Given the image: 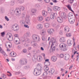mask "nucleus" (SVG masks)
Listing matches in <instances>:
<instances>
[{
	"instance_id": "56",
	"label": "nucleus",
	"mask_w": 79,
	"mask_h": 79,
	"mask_svg": "<svg viewBox=\"0 0 79 79\" xmlns=\"http://www.w3.org/2000/svg\"><path fill=\"white\" fill-rule=\"evenodd\" d=\"M53 3H57V2H58L56 0H54L53 1Z\"/></svg>"
},
{
	"instance_id": "6",
	"label": "nucleus",
	"mask_w": 79,
	"mask_h": 79,
	"mask_svg": "<svg viewBox=\"0 0 79 79\" xmlns=\"http://www.w3.org/2000/svg\"><path fill=\"white\" fill-rule=\"evenodd\" d=\"M68 20L69 22L71 24H74V22H75V19L74 18H69Z\"/></svg>"
},
{
	"instance_id": "58",
	"label": "nucleus",
	"mask_w": 79,
	"mask_h": 79,
	"mask_svg": "<svg viewBox=\"0 0 79 79\" xmlns=\"http://www.w3.org/2000/svg\"><path fill=\"white\" fill-rule=\"evenodd\" d=\"M41 50H42V51H44V48H43L42 47H41Z\"/></svg>"
},
{
	"instance_id": "38",
	"label": "nucleus",
	"mask_w": 79,
	"mask_h": 79,
	"mask_svg": "<svg viewBox=\"0 0 79 79\" xmlns=\"http://www.w3.org/2000/svg\"><path fill=\"white\" fill-rule=\"evenodd\" d=\"M50 20V18L49 17H47L46 18L45 21H49Z\"/></svg>"
},
{
	"instance_id": "22",
	"label": "nucleus",
	"mask_w": 79,
	"mask_h": 79,
	"mask_svg": "<svg viewBox=\"0 0 79 79\" xmlns=\"http://www.w3.org/2000/svg\"><path fill=\"white\" fill-rule=\"evenodd\" d=\"M48 74V73L46 71L44 72L43 74V76H44L45 77L44 78V79H46L47 77V76Z\"/></svg>"
},
{
	"instance_id": "52",
	"label": "nucleus",
	"mask_w": 79,
	"mask_h": 79,
	"mask_svg": "<svg viewBox=\"0 0 79 79\" xmlns=\"http://www.w3.org/2000/svg\"><path fill=\"white\" fill-rule=\"evenodd\" d=\"M2 77L4 78V79H5V78H6V76L5 74H3L2 75Z\"/></svg>"
},
{
	"instance_id": "12",
	"label": "nucleus",
	"mask_w": 79,
	"mask_h": 79,
	"mask_svg": "<svg viewBox=\"0 0 79 79\" xmlns=\"http://www.w3.org/2000/svg\"><path fill=\"white\" fill-rule=\"evenodd\" d=\"M53 40H54V38H53V37L51 38V42H52V44L51 46V48H52L53 46L54 45L53 43H55V40H54V42L53 41Z\"/></svg>"
},
{
	"instance_id": "32",
	"label": "nucleus",
	"mask_w": 79,
	"mask_h": 79,
	"mask_svg": "<svg viewBox=\"0 0 79 79\" xmlns=\"http://www.w3.org/2000/svg\"><path fill=\"white\" fill-rule=\"evenodd\" d=\"M19 9L20 11H23L24 10V7L23 6H20L19 7Z\"/></svg>"
},
{
	"instance_id": "19",
	"label": "nucleus",
	"mask_w": 79,
	"mask_h": 79,
	"mask_svg": "<svg viewBox=\"0 0 79 79\" xmlns=\"http://www.w3.org/2000/svg\"><path fill=\"white\" fill-rule=\"evenodd\" d=\"M57 59V57L55 56H53L52 57L51 60L53 61H56Z\"/></svg>"
},
{
	"instance_id": "10",
	"label": "nucleus",
	"mask_w": 79,
	"mask_h": 79,
	"mask_svg": "<svg viewBox=\"0 0 79 79\" xmlns=\"http://www.w3.org/2000/svg\"><path fill=\"white\" fill-rule=\"evenodd\" d=\"M0 52L1 53L3 54L5 56H7V55L6 54V53L3 50H2V48L1 47H0Z\"/></svg>"
},
{
	"instance_id": "49",
	"label": "nucleus",
	"mask_w": 79,
	"mask_h": 79,
	"mask_svg": "<svg viewBox=\"0 0 79 79\" xmlns=\"http://www.w3.org/2000/svg\"><path fill=\"white\" fill-rule=\"evenodd\" d=\"M5 19H6V21H9V19L8 18L7 16H5Z\"/></svg>"
},
{
	"instance_id": "45",
	"label": "nucleus",
	"mask_w": 79,
	"mask_h": 79,
	"mask_svg": "<svg viewBox=\"0 0 79 79\" xmlns=\"http://www.w3.org/2000/svg\"><path fill=\"white\" fill-rule=\"evenodd\" d=\"M32 60H33V61L35 63H36V59H35L34 58H33L32 59Z\"/></svg>"
},
{
	"instance_id": "39",
	"label": "nucleus",
	"mask_w": 79,
	"mask_h": 79,
	"mask_svg": "<svg viewBox=\"0 0 79 79\" xmlns=\"http://www.w3.org/2000/svg\"><path fill=\"white\" fill-rule=\"evenodd\" d=\"M72 52L73 53H74V55H75L77 52V51H75L74 49L72 50Z\"/></svg>"
},
{
	"instance_id": "4",
	"label": "nucleus",
	"mask_w": 79,
	"mask_h": 79,
	"mask_svg": "<svg viewBox=\"0 0 79 79\" xmlns=\"http://www.w3.org/2000/svg\"><path fill=\"white\" fill-rule=\"evenodd\" d=\"M18 27V25L17 24H14L13 25L11 29L14 31H18L19 30V29L16 28Z\"/></svg>"
},
{
	"instance_id": "64",
	"label": "nucleus",
	"mask_w": 79,
	"mask_h": 79,
	"mask_svg": "<svg viewBox=\"0 0 79 79\" xmlns=\"http://www.w3.org/2000/svg\"><path fill=\"white\" fill-rule=\"evenodd\" d=\"M75 45H76V42H73V47H74V46H75Z\"/></svg>"
},
{
	"instance_id": "16",
	"label": "nucleus",
	"mask_w": 79,
	"mask_h": 79,
	"mask_svg": "<svg viewBox=\"0 0 79 79\" xmlns=\"http://www.w3.org/2000/svg\"><path fill=\"white\" fill-rule=\"evenodd\" d=\"M53 10L55 11H60V8L58 6H55L53 7Z\"/></svg>"
},
{
	"instance_id": "25",
	"label": "nucleus",
	"mask_w": 79,
	"mask_h": 79,
	"mask_svg": "<svg viewBox=\"0 0 79 79\" xmlns=\"http://www.w3.org/2000/svg\"><path fill=\"white\" fill-rule=\"evenodd\" d=\"M60 42H65V38L63 37H61L60 39Z\"/></svg>"
},
{
	"instance_id": "21",
	"label": "nucleus",
	"mask_w": 79,
	"mask_h": 79,
	"mask_svg": "<svg viewBox=\"0 0 79 79\" xmlns=\"http://www.w3.org/2000/svg\"><path fill=\"white\" fill-rule=\"evenodd\" d=\"M37 60L39 61H41L42 60V57L41 56H39L37 57Z\"/></svg>"
},
{
	"instance_id": "11",
	"label": "nucleus",
	"mask_w": 79,
	"mask_h": 79,
	"mask_svg": "<svg viewBox=\"0 0 79 79\" xmlns=\"http://www.w3.org/2000/svg\"><path fill=\"white\" fill-rule=\"evenodd\" d=\"M69 55L68 54H66L64 55V58L65 60H68L69 59Z\"/></svg>"
},
{
	"instance_id": "42",
	"label": "nucleus",
	"mask_w": 79,
	"mask_h": 79,
	"mask_svg": "<svg viewBox=\"0 0 79 79\" xmlns=\"http://www.w3.org/2000/svg\"><path fill=\"white\" fill-rule=\"evenodd\" d=\"M19 39V40L18 41V42L17 43V45H19V44H21V40H20V39L19 38H18Z\"/></svg>"
},
{
	"instance_id": "7",
	"label": "nucleus",
	"mask_w": 79,
	"mask_h": 79,
	"mask_svg": "<svg viewBox=\"0 0 79 79\" xmlns=\"http://www.w3.org/2000/svg\"><path fill=\"white\" fill-rule=\"evenodd\" d=\"M10 56L12 58L16 57V53L14 52H11L10 53Z\"/></svg>"
},
{
	"instance_id": "29",
	"label": "nucleus",
	"mask_w": 79,
	"mask_h": 79,
	"mask_svg": "<svg viewBox=\"0 0 79 79\" xmlns=\"http://www.w3.org/2000/svg\"><path fill=\"white\" fill-rule=\"evenodd\" d=\"M68 16H69L68 19H69V18H71V17H73V14L71 12H70L68 14Z\"/></svg>"
},
{
	"instance_id": "35",
	"label": "nucleus",
	"mask_w": 79,
	"mask_h": 79,
	"mask_svg": "<svg viewBox=\"0 0 79 79\" xmlns=\"http://www.w3.org/2000/svg\"><path fill=\"white\" fill-rule=\"evenodd\" d=\"M48 13H52V9L48 8Z\"/></svg>"
},
{
	"instance_id": "15",
	"label": "nucleus",
	"mask_w": 79,
	"mask_h": 79,
	"mask_svg": "<svg viewBox=\"0 0 79 79\" xmlns=\"http://www.w3.org/2000/svg\"><path fill=\"white\" fill-rule=\"evenodd\" d=\"M67 43L68 46H71L72 44H73V42L70 40H68L67 41Z\"/></svg>"
},
{
	"instance_id": "28",
	"label": "nucleus",
	"mask_w": 79,
	"mask_h": 79,
	"mask_svg": "<svg viewBox=\"0 0 79 79\" xmlns=\"http://www.w3.org/2000/svg\"><path fill=\"white\" fill-rule=\"evenodd\" d=\"M37 19L39 21H42L43 19V17L41 16L38 17Z\"/></svg>"
},
{
	"instance_id": "37",
	"label": "nucleus",
	"mask_w": 79,
	"mask_h": 79,
	"mask_svg": "<svg viewBox=\"0 0 79 79\" xmlns=\"http://www.w3.org/2000/svg\"><path fill=\"white\" fill-rule=\"evenodd\" d=\"M66 36L67 37H71V33H66Z\"/></svg>"
},
{
	"instance_id": "30",
	"label": "nucleus",
	"mask_w": 79,
	"mask_h": 79,
	"mask_svg": "<svg viewBox=\"0 0 79 79\" xmlns=\"http://www.w3.org/2000/svg\"><path fill=\"white\" fill-rule=\"evenodd\" d=\"M67 8H68V9H69V10H70V11H71L72 12H73V13H74V11L72 10V9H71V6H70V5H68L67 6Z\"/></svg>"
},
{
	"instance_id": "31",
	"label": "nucleus",
	"mask_w": 79,
	"mask_h": 79,
	"mask_svg": "<svg viewBox=\"0 0 79 79\" xmlns=\"http://www.w3.org/2000/svg\"><path fill=\"white\" fill-rule=\"evenodd\" d=\"M44 27H48L49 26H50V24H49L48 23H45L44 24Z\"/></svg>"
},
{
	"instance_id": "14",
	"label": "nucleus",
	"mask_w": 79,
	"mask_h": 79,
	"mask_svg": "<svg viewBox=\"0 0 79 79\" xmlns=\"http://www.w3.org/2000/svg\"><path fill=\"white\" fill-rule=\"evenodd\" d=\"M56 13H53L50 16V18L52 19H54L55 18V15Z\"/></svg>"
},
{
	"instance_id": "50",
	"label": "nucleus",
	"mask_w": 79,
	"mask_h": 79,
	"mask_svg": "<svg viewBox=\"0 0 79 79\" xmlns=\"http://www.w3.org/2000/svg\"><path fill=\"white\" fill-rule=\"evenodd\" d=\"M23 53H26V52H27V50H26V49H24L23 50Z\"/></svg>"
},
{
	"instance_id": "53",
	"label": "nucleus",
	"mask_w": 79,
	"mask_h": 79,
	"mask_svg": "<svg viewBox=\"0 0 79 79\" xmlns=\"http://www.w3.org/2000/svg\"><path fill=\"white\" fill-rule=\"evenodd\" d=\"M55 47L54 46L53 48L52 49V52H54V51L55 50Z\"/></svg>"
},
{
	"instance_id": "40",
	"label": "nucleus",
	"mask_w": 79,
	"mask_h": 79,
	"mask_svg": "<svg viewBox=\"0 0 79 79\" xmlns=\"http://www.w3.org/2000/svg\"><path fill=\"white\" fill-rule=\"evenodd\" d=\"M74 2V0H69V3H70L71 4H72Z\"/></svg>"
},
{
	"instance_id": "2",
	"label": "nucleus",
	"mask_w": 79,
	"mask_h": 79,
	"mask_svg": "<svg viewBox=\"0 0 79 79\" xmlns=\"http://www.w3.org/2000/svg\"><path fill=\"white\" fill-rule=\"evenodd\" d=\"M32 39L35 41H39L40 40V37L37 35H33L32 36Z\"/></svg>"
},
{
	"instance_id": "34",
	"label": "nucleus",
	"mask_w": 79,
	"mask_h": 79,
	"mask_svg": "<svg viewBox=\"0 0 79 79\" xmlns=\"http://www.w3.org/2000/svg\"><path fill=\"white\" fill-rule=\"evenodd\" d=\"M31 12L32 13H33V14L34 13H35V12H36V10L35 9H33L31 10Z\"/></svg>"
},
{
	"instance_id": "47",
	"label": "nucleus",
	"mask_w": 79,
	"mask_h": 79,
	"mask_svg": "<svg viewBox=\"0 0 79 79\" xmlns=\"http://www.w3.org/2000/svg\"><path fill=\"white\" fill-rule=\"evenodd\" d=\"M1 34L2 36H4V35H5V32H2Z\"/></svg>"
},
{
	"instance_id": "27",
	"label": "nucleus",
	"mask_w": 79,
	"mask_h": 79,
	"mask_svg": "<svg viewBox=\"0 0 79 79\" xmlns=\"http://www.w3.org/2000/svg\"><path fill=\"white\" fill-rule=\"evenodd\" d=\"M42 14L44 16H46L47 15V12L45 11H43L42 12Z\"/></svg>"
},
{
	"instance_id": "59",
	"label": "nucleus",
	"mask_w": 79,
	"mask_h": 79,
	"mask_svg": "<svg viewBox=\"0 0 79 79\" xmlns=\"http://www.w3.org/2000/svg\"><path fill=\"white\" fill-rule=\"evenodd\" d=\"M42 56H44V58H45V54L44 53H43L42 54Z\"/></svg>"
},
{
	"instance_id": "61",
	"label": "nucleus",
	"mask_w": 79,
	"mask_h": 79,
	"mask_svg": "<svg viewBox=\"0 0 79 79\" xmlns=\"http://www.w3.org/2000/svg\"><path fill=\"white\" fill-rule=\"evenodd\" d=\"M73 66H71L70 68H69V69H72V68H73Z\"/></svg>"
},
{
	"instance_id": "20",
	"label": "nucleus",
	"mask_w": 79,
	"mask_h": 79,
	"mask_svg": "<svg viewBox=\"0 0 79 79\" xmlns=\"http://www.w3.org/2000/svg\"><path fill=\"white\" fill-rule=\"evenodd\" d=\"M46 34V30L45 29H43L41 31V35L43 36Z\"/></svg>"
},
{
	"instance_id": "62",
	"label": "nucleus",
	"mask_w": 79,
	"mask_h": 79,
	"mask_svg": "<svg viewBox=\"0 0 79 79\" xmlns=\"http://www.w3.org/2000/svg\"><path fill=\"white\" fill-rule=\"evenodd\" d=\"M11 60H12V61H15V59L12 58Z\"/></svg>"
},
{
	"instance_id": "46",
	"label": "nucleus",
	"mask_w": 79,
	"mask_h": 79,
	"mask_svg": "<svg viewBox=\"0 0 79 79\" xmlns=\"http://www.w3.org/2000/svg\"><path fill=\"white\" fill-rule=\"evenodd\" d=\"M29 68V66H28V65L25 66L24 67V68L25 69H28V68Z\"/></svg>"
},
{
	"instance_id": "24",
	"label": "nucleus",
	"mask_w": 79,
	"mask_h": 79,
	"mask_svg": "<svg viewBox=\"0 0 79 79\" xmlns=\"http://www.w3.org/2000/svg\"><path fill=\"white\" fill-rule=\"evenodd\" d=\"M7 37H9L8 38V40L9 41H12V40H13V37L11 38V36H10V35H8L7 36Z\"/></svg>"
},
{
	"instance_id": "13",
	"label": "nucleus",
	"mask_w": 79,
	"mask_h": 79,
	"mask_svg": "<svg viewBox=\"0 0 79 79\" xmlns=\"http://www.w3.org/2000/svg\"><path fill=\"white\" fill-rule=\"evenodd\" d=\"M70 30L69 27L68 26L65 27L64 28V31L65 32H68Z\"/></svg>"
},
{
	"instance_id": "26",
	"label": "nucleus",
	"mask_w": 79,
	"mask_h": 79,
	"mask_svg": "<svg viewBox=\"0 0 79 79\" xmlns=\"http://www.w3.org/2000/svg\"><path fill=\"white\" fill-rule=\"evenodd\" d=\"M42 27H43L42 25L40 24H38L37 26V28L38 29H41L42 28Z\"/></svg>"
},
{
	"instance_id": "17",
	"label": "nucleus",
	"mask_w": 79,
	"mask_h": 79,
	"mask_svg": "<svg viewBox=\"0 0 79 79\" xmlns=\"http://www.w3.org/2000/svg\"><path fill=\"white\" fill-rule=\"evenodd\" d=\"M53 29H49L48 30V32L49 34H52L53 33Z\"/></svg>"
},
{
	"instance_id": "41",
	"label": "nucleus",
	"mask_w": 79,
	"mask_h": 79,
	"mask_svg": "<svg viewBox=\"0 0 79 79\" xmlns=\"http://www.w3.org/2000/svg\"><path fill=\"white\" fill-rule=\"evenodd\" d=\"M48 69H49V68H48V67L46 66L45 67V69H44V71H48Z\"/></svg>"
},
{
	"instance_id": "36",
	"label": "nucleus",
	"mask_w": 79,
	"mask_h": 79,
	"mask_svg": "<svg viewBox=\"0 0 79 79\" xmlns=\"http://www.w3.org/2000/svg\"><path fill=\"white\" fill-rule=\"evenodd\" d=\"M27 37H30L31 36V33L30 32H27L26 34Z\"/></svg>"
},
{
	"instance_id": "55",
	"label": "nucleus",
	"mask_w": 79,
	"mask_h": 79,
	"mask_svg": "<svg viewBox=\"0 0 79 79\" xmlns=\"http://www.w3.org/2000/svg\"><path fill=\"white\" fill-rule=\"evenodd\" d=\"M60 56L61 58H63V57L64 56V55H63V54H61L60 55Z\"/></svg>"
},
{
	"instance_id": "8",
	"label": "nucleus",
	"mask_w": 79,
	"mask_h": 79,
	"mask_svg": "<svg viewBox=\"0 0 79 79\" xmlns=\"http://www.w3.org/2000/svg\"><path fill=\"white\" fill-rule=\"evenodd\" d=\"M30 17L29 15H27L26 18V21L27 24H30V20H29V18Z\"/></svg>"
},
{
	"instance_id": "44",
	"label": "nucleus",
	"mask_w": 79,
	"mask_h": 79,
	"mask_svg": "<svg viewBox=\"0 0 79 79\" xmlns=\"http://www.w3.org/2000/svg\"><path fill=\"white\" fill-rule=\"evenodd\" d=\"M44 2H46V3H49L50 2V0H44Z\"/></svg>"
},
{
	"instance_id": "63",
	"label": "nucleus",
	"mask_w": 79,
	"mask_h": 79,
	"mask_svg": "<svg viewBox=\"0 0 79 79\" xmlns=\"http://www.w3.org/2000/svg\"><path fill=\"white\" fill-rule=\"evenodd\" d=\"M0 29H2L3 28V26L2 25H0Z\"/></svg>"
},
{
	"instance_id": "3",
	"label": "nucleus",
	"mask_w": 79,
	"mask_h": 79,
	"mask_svg": "<svg viewBox=\"0 0 79 79\" xmlns=\"http://www.w3.org/2000/svg\"><path fill=\"white\" fill-rule=\"evenodd\" d=\"M27 62V59H20L19 61V63L21 65L26 64Z\"/></svg>"
},
{
	"instance_id": "54",
	"label": "nucleus",
	"mask_w": 79,
	"mask_h": 79,
	"mask_svg": "<svg viewBox=\"0 0 79 79\" xmlns=\"http://www.w3.org/2000/svg\"><path fill=\"white\" fill-rule=\"evenodd\" d=\"M51 71L52 74H53V73H54L55 72V70L53 69H52L51 70Z\"/></svg>"
},
{
	"instance_id": "43",
	"label": "nucleus",
	"mask_w": 79,
	"mask_h": 79,
	"mask_svg": "<svg viewBox=\"0 0 79 79\" xmlns=\"http://www.w3.org/2000/svg\"><path fill=\"white\" fill-rule=\"evenodd\" d=\"M11 5H12V6H13V5H14V3H15V1H12L11 2Z\"/></svg>"
},
{
	"instance_id": "9",
	"label": "nucleus",
	"mask_w": 79,
	"mask_h": 79,
	"mask_svg": "<svg viewBox=\"0 0 79 79\" xmlns=\"http://www.w3.org/2000/svg\"><path fill=\"white\" fill-rule=\"evenodd\" d=\"M63 20V18H62V17H58L57 18V21L58 23H62Z\"/></svg>"
},
{
	"instance_id": "5",
	"label": "nucleus",
	"mask_w": 79,
	"mask_h": 79,
	"mask_svg": "<svg viewBox=\"0 0 79 79\" xmlns=\"http://www.w3.org/2000/svg\"><path fill=\"white\" fill-rule=\"evenodd\" d=\"M67 46L66 45L62 44H60L59 45V47L60 48H64H64L63 49V51L64 52H66V51L67 50V48H66Z\"/></svg>"
},
{
	"instance_id": "1",
	"label": "nucleus",
	"mask_w": 79,
	"mask_h": 79,
	"mask_svg": "<svg viewBox=\"0 0 79 79\" xmlns=\"http://www.w3.org/2000/svg\"><path fill=\"white\" fill-rule=\"evenodd\" d=\"M37 66L36 68L34 69L33 74L35 76H39L40 74V73L43 68L42 65L40 64H37Z\"/></svg>"
},
{
	"instance_id": "51",
	"label": "nucleus",
	"mask_w": 79,
	"mask_h": 79,
	"mask_svg": "<svg viewBox=\"0 0 79 79\" xmlns=\"http://www.w3.org/2000/svg\"><path fill=\"white\" fill-rule=\"evenodd\" d=\"M24 26L25 27H26V28H29V26H28V25H24Z\"/></svg>"
},
{
	"instance_id": "60",
	"label": "nucleus",
	"mask_w": 79,
	"mask_h": 79,
	"mask_svg": "<svg viewBox=\"0 0 79 79\" xmlns=\"http://www.w3.org/2000/svg\"><path fill=\"white\" fill-rule=\"evenodd\" d=\"M7 73H9V74H10V76H11V73L9 72V71H8L7 72Z\"/></svg>"
},
{
	"instance_id": "23",
	"label": "nucleus",
	"mask_w": 79,
	"mask_h": 79,
	"mask_svg": "<svg viewBox=\"0 0 79 79\" xmlns=\"http://www.w3.org/2000/svg\"><path fill=\"white\" fill-rule=\"evenodd\" d=\"M35 6L37 8H40L41 7V6L40 5V4L38 3L35 4Z\"/></svg>"
},
{
	"instance_id": "18",
	"label": "nucleus",
	"mask_w": 79,
	"mask_h": 79,
	"mask_svg": "<svg viewBox=\"0 0 79 79\" xmlns=\"http://www.w3.org/2000/svg\"><path fill=\"white\" fill-rule=\"evenodd\" d=\"M60 17L62 18H66V14L64 12H62L61 14Z\"/></svg>"
},
{
	"instance_id": "33",
	"label": "nucleus",
	"mask_w": 79,
	"mask_h": 79,
	"mask_svg": "<svg viewBox=\"0 0 79 79\" xmlns=\"http://www.w3.org/2000/svg\"><path fill=\"white\" fill-rule=\"evenodd\" d=\"M18 2L20 4L23 3L24 2V0H18Z\"/></svg>"
},
{
	"instance_id": "48",
	"label": "nucleus",
	"mask_w": 79,
	"mask_h": 79,
	"mask_svg": "<svg viewBox=\"0 0 79 79\" xmlns=\"http://www.w3.org/2000/svg\"><path fill=\"white\" fill-rule=\"evenodd\" d=\"M30 40L29 39L27 38V39H26L25 40V42H27L29 43V40Z\"/></svg>"
},
{
	"instance_id": "57",
	"label": "nucleus",
	"mask_w": 79,
	"mask_h": 79,
	"mask_svg": "<svg viewBox=\"0 0 79 79\" xmlns=\"http://www.w3.org/2000/svg\"><path fill=\"white\" fill-rule=\"evenodd\" d=\"M16 73L17 74H20V72H16Z\"/></svg>"
}]
</instances>
